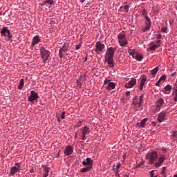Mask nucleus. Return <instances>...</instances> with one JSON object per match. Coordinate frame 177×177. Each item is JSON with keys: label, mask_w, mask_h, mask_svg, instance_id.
<instances>
[{"label": "nucleus", "mask_w": 177, "mask_h": 177, "mask_svg": "<svg viewBox=\"0 0 177 177\" xmlns=\"http://www.w3.org/2000/svg\"><path fill=\"white\" fill-rule=\"evenodd\" d=\"M145 158L149 160V164L152 165V164H154V162L157 161V158H158V153L156 151L149 152L146 154Z\"/></svg>", "instance_id": "obj_1"}, {"label": "nucleus", "mask_w": 177, "mask_h": 177, "mask_svg": "<svg viewBox=\"0 0 177 177\" xmlns=\"http://www.w3.org/2000/svg\"><path fill=\"white\" fill-rule=\"evenodd\" d=\"M40 53L41 55V57L43 59V63L44 64H46V62H48V59H49V56H50V53L45 49V47H41L40 48Z\"/></svg>", "instance_id": "obj_2"}, {"label": "nucleus", "mask_w": 177, "mask_h": 177, "mask_svg": "<svg viewBox=\"0 0 177 177\" xmlns=\"http://www.w3.org/2000/svg\"><path fill=\"white\" fill-rule=\"evenodd\" d=\"M118 39L120 46L124 47L128 45V39H127L125 34L121 32L119 33L118 35Z\"/></svg>", "instance_id": "obj_3"}, {"label": "nucleus", "mask_w": 177, "mask_h": 177, "mask_svg": "<svg viewBox=\"0 0 177 177\" xmlns=\"http://www.w3.org/2000/svg\"><path fill=\"white\" fill-rule=\"evenodd\" d=\"M117 84L112 82L110 80H105L104 81V86L106 91H113V89H115Z\"/></svg>", "instance_id": "obj_4"}, {"label": "nucleus", "mask_w": 177, "mask_h": 177, "mask_svg": "<svg viewBox=\"0 0 177 177\" xmlns=\"http://www.w3.org/2000/svg\"><path fill=\"white\" fill-rule=\"evenodd\" d=\"M116 49L117 48L113 47L108 48L106 51L104 58L108 59H113V57H114V53H115Z\"/></svg>", "instance_id": "obj_5"}, {"label": "nucleus", "mask_w": 177, "mask_h": 177, "mask_svg": "<svg viewBox=\"0 0 177 177\" xmlns=\"http://www.w3.org/2000/svg\"><path fill=\"white\" fill-rule=\"evenodd\" d=\"M2 37H6V38L9 41L12 38V34H10V30L8 29V27L4 26L0 31Z\"/></svg>", "instance_id": "obj_6"}, {"label": "nucleus", "mask_w": 177, "mask_h": 177, "mask_svg": "<svg viewBox=\"0 0 177 177\" xmlns=\"http://www.w3.org/2000/svg\"><path fill=\"white\" fill-rule=\"evenodd\" d=\"M104 48H106V46H104L100 41H98L95 44V51L100 55V53H103V52H104Z\"/></svg>", "instance_id": "obj_7"}, {"label": "nucleus", "mask_w": 177, "mask_h": 177, "mask_svg": "<svg viewBox=\"0 0 177 177\" xmlns=\"http://www.w3.org/2000/svg\"><path fill=\"white\" fill-rule=\"evenodd\" d=\"M23 169V167H21V165L20 163H15V166L11 167L10 174L11 176H13L15 174L19 172V171H21Z\"/></svg>", "instance_id": "obj_8"}, {"label": "nucleus", "mask_w": 177, "mask_h": 177, "mask_svg": "<svg viewBox=\"0 0 177 177\" xmlns=\"http://www.w3.org/2000/svg\"><path fill=\"white\" fill-rule=\"evenodd\" d=\"M38 99H39V95H38V93L31 91L30 95L28 97L29 102H31V103H34V102H38Z\"/></svg>", "instance_id": "obj_9"}, {"label": "nucleus", "mask_w": 177, "mask_h": 177, "mask_svg": "<svg viewBox=\"0 0 177 177\" xmlns=\"http://www.w3.org/2000/svg\"><path fill=\"white\" fill-rule=\"evenodd\" d=\"M80 131L82 134V140H85L86 135H89L91 130L89 129V127H88V126H84V127H82L80 129Z\"/></svg>", "instance_id": "obj_10"}, {"label": "nucleus", "mask_w": 177, "mask_h": 177, "mask_svg": "<svg viewBox=\"0 0 177 177\" xmlns=\"http://www.w3.org/2000/svg\"><path fill=\"white\" fill-rule=\"evenodd\" d=\"M135 85H136V79L131 78L130 81H129L127 83L124 84V88L129 89L131 88H133Z\"/></svg>", "instance_id": "obj_11"}, {"label": "nucleus", "mask_w": 177, "mask_h": 177, "mask_svg": "<svg viewBox=\"0 0 177 177\" xmlns=\"http://www.w3.org/2000/svg\"><path fill=\"white\" fill-rule=\"evenodd\" d=\"M165 117H167V111H162L158 115V122L160 123L163 122L165 120Z\"/></svg>", "instance_id": "obj_12"}, {"label": "nucleus", "mask_w": 177, "mask_h": 177, "mask_svg": "<svg viewBox=\"0 0 177 177\" xmlns=\"http://www.w3.org/2000/svg\"><path fill=\"white\" fill-rule=\"evenodd\" d=\"M82 164L84 167H91L92 168V165H93V160L90 158H86L85 160L82 162Z\"/></svg>", "instance_id": "obj_13"}, {"label": "nucleus", "mask_w": 177, "mask_h": 177, "mask_svg": "<svg viewBox=\"0 0 177 177\" xmlns=\"http://www.w3.org/2000/svg\"><path fill=\"white\" fill-rule=\"evenodd\" d=\"M73 152H74V149H73L71 145H68L65 147L64 153L65 156H71V154Z\"/></svg>", "instance_id": "obj_14"}, {"label": "nucleus", "mask_w": 177, "mask_h": 177, "mask_svg": "<svg viewBox=\"0 0 177 177\" xmlns=\"http://www.w3.org/2000/svg\"><path fill=\"white\" fill-rule=\"evenodd\" d=\"M164 161H165V156L162 155L160 157H159L158 161L155 163V167L156 168L161 167V164H162Z\"/></svg>", "instance_id": "obj_15"}, {"label": "nucleus", "mask_w": 177, "mask_h": 177, "mask_svg": "<svg viewBox=\"0 0 177 177\" xmlns=\"http://www.w3.org/2000/svg\"><path fill=\"white\" fill-rule=\"evenodd\" d=\"M146 81H147V77H146V76L145 75L142 76L140 87H139L140 91H143V86H145V84H146Z\"/></svg>", "instance_id": "obj_16"}, {"label": "nucleus", "mask_w": 177, "mask_h": 177, "mask_svg": "<svg viewBox=\"0 0 177 177\" xmlns=\"http://www.w3.org/2000/svg\"><path fill=\"white\" fill-rule=\"evenodd\" d=\"M39 41H41V39H39V35L35 36L32 41V46H35V45H37V44H38Z\"/></svg>", "instance_id": "obj_17"}, {"label": "nucleus", "mask_w": 177, "mask_h": 177, "mask_svg": "<svg viewBox=\"0 0 177 177\" xmlns=\"http://www.w3.org/2000/svg\"><path fill=\"white\" fill-rule=\"evenodd\" d=\"M156 106L157 107H162V104H164V99L158 98L156 102Z\"/></svg>", "instance_id": "obj_18"}, {"label": "nucleus", "mask_w": 177, "mask_h": 177, "mask_svg": "<svg viewBox=\"0 0 177 177\" xmlns=\"http://www.w3.org/2000/svg\"><path fill=\"white\" fill-rule=\"evenodd\" d=\"M105 62H107L109 67L114 66V59H113V58H111L110 59H109V58H105Z\"/></svg>", "instance_id": "obj_19"}, {"label": "nucleus", "mask_w": 177, "mask_h": 177, "mask_svg": "<svg viewBox=\"0 0 177 177\" xmlns=\"http://www.w3.org/2000/svg\"><path fill=\"white\" fill-rule=\"evenodd\" d=\"M133 106L134 107H140V104H139V101H138V97H135L133 100Z\"/></svg>", "instance_id": "obj_20"}, {"label": "nucleus", "mask_w": 177, "mask_h": 177, "mask_svg": "<svg viewBox=\"0 0 177 177\" xmlns=\"http://www.w3.org/2000/svg\"><path fill=\"white\" fill-rule=\"evenodd\" d=\"M128 53L129 56H132L133 59H135V53H136V50L135 49H128Z\"/></svg>", "instance_id": "obj_21"}, {"label": "nucleus", "mask_w": 177, "mask_h": 177, "mask_svg": "<svg viewBox=\"0 0 177 177\" xmlns=\"http://www.w3.org/2000/svg\"><path fill=\"white\" fill-rule=\"evenodd\" d=\"M44 173L43 174L44 177H48L49 175V171H50L49 167L46 166L44 167Z\"/></svg>", "instance_id": "obj_22"}, {"label": "nucleus", "mask_w": 177, "mask_h": 177, "mask_svg": "<svg viewBox=\"0 0 177 177\" xmlns=\"http://www.w3.org/2000/svg\"><path fill=\"white\" fill-rule=\"evenodd\" d=\"M64 53H66V49L60 48L59 50V56L60 59H63V57H64Z\"/></svg>", "instance_id": "obj_23"}, {"label": "nucleus", "mask_w": 177, "mask_h": 177, "mask_svg": "<svg viewBox=\"0 0 177 177\" xmlns=\"http://www.w3.org/2000/svg\"><path fill=\"white\" fill-rule=\"evenodd\" d=\"M136 60L137 62H142L143 60V55L139 53H137L135 57Z\"/></svg>", "instance_id": "obj_24"}, {"label": "nucleus", "mask_w": 177, "mask_h": 177, "mask_svg": "<svg viewBox=\"0 0 177 177\" xmlns=\"http://www.w3.org/2000/svg\"><path fill=\"white\" fill-rule=\"evenodd\" d=\"M92 169V167H86L81 169L80 172H89Z\"/></svg>", "instance_id": "obj_25"}, {"label": "nucleus", "mask_w": 177, "mask_h": 177, "mask_svg": "<svg viewBox=\"0 0 177 177\" xmlns=\"http://www.w3.org/2000/svg\"><path fill=\"white\" fill-rule=\"evenodd\" d=\"M145 19V25L151 26V20L150 19V17H146Z\"/></svg>", "instance_id": "obj_26"}, {"label": "nucleus", "mask_w": 177, "mask_h": 177, "mask_svg": "<svg viewBox=\"0 0 177 177\" xmlns=\"http://www.w3.org/2000/svg\"><path fill=\"white\" fill-rule=\"evenodd\" d=\"M23 86H24V79H21L18 85V89H23Z\"/></svg>", "instance_id": "obj_27"}, {"label": "nucleus", "mask_w": 177, "mask_h": 177, "mask_svg": "<svg viewBox=\"0 0 177 177\" xmlns=\"http://www.w3.org/2000/svg\"><path fill=\"white\" fill-rule=\"evenodd\" d=\"M120 167H121V163L118 162L116 165V171H115V175H118V176H120V174H118V171H120Z\"/></svg>", "instance_id": "obj_28"}, {"label": "nucleus", "mask_w": 177, "mask_h": 177, "mask_svg": "<svg viewBox=\"0 0 177 177\" xmlns=\"http://www.w3.org/2000/svg\"><path fill=\"white\" fill-rule=\"evenodd\" d=\"M151 28V26H149V25H146L145 27H142V32H146L147 31H149L150 28Z\"/></svg>", "instance_id": "obj_29"}, {"label": "nucleus", "mask_w": 177, "mask_h": 177, "mask_svg": "<svg viewBox=\"0 0 177 177\" xmlns=\"http://www.w3.org/2000/svg\"><path fill=\"white\" fill-rule=\"evenodd\" d=\"M160 46V44H154L149 47L150 50H156L158 47Z\"/></svg>", "instance_id": "obj_30"}, {"label": "nucleus", "mask_w": 177, "mask_h": 177, "mask_svg": "<svg viewBox=\"0 0 177 177\" xmlns=\"http://www.w3.org/2000/svg\"><path fill=\"white\" fill-rule=\"evenodd\" d=\"M147 121V119L145 118V119H143L142 120H141L140 122V127L142 128H145V125H146V122Z\"/></svg>", "instance_id": "obj_31"}, {"label": "nucleus", "mask_w": 177, "mask_h": 177, "mask_svg": "<svg viewBox=\"0 0 177 177\" xmlns=\"http://www.w3.org/2000/svg\"><path fill=\"white\" fill-rule=\"evenodd\" d=\"M152 75H156V74H157V73H158V67H156L155 68H153L151 71Z\"/></svg>", "instance_id": "obj_32"}, {"label": "nucleus", "mask_w": 177, "mask_h": 177, "mask_svg": "<svg viewBox=\"0 0 177 177\" xmlns=\"http://www.w3.org/2000/svg\"><path fill=\"white\" fill-rule=\"evenodd\" d=\"M142 16L145 18V17H147V9H142Z\"/></svg>", "instance_id": "obj_33"}, {"label": "nucleus", "mask_w": 177, "mask_h": 177, "mask_svg": "<svg viewBox=\"0 0 177 177\" xmlns=\"http://www.w3.org/2000/svg\"><path fill=\"white\" fill-rule=\"evenodd\" d=\"M165 91H171L172 89V86L167 84L166 86L164 88Z\"/></svg>", "instance_id": "obj_34"}, {"label": "nucleus", "mask_w": 177, "mask_h": 177, "mask_svg": "<svg viewBox=\"0 0 177 177\" xmlns=\"http://www.w3.org/2000/svg\"><path fill=\"white\" fill-rule=\"evenodd\" d=\"M144 164H145V160H142L138 163V165L136 166V168H140V167H142V165H143Z\"/></svg>", "instance_id": "obj_35"}, {"label": "nucleus", "mask_w": 177, "mask_h": 177, "mask_svg": "<svg viewBox=\"0 0 177 177\" xmlns=\"http://www.w3.org/2000/svg\"><path fill=\"white\" fill-rule=\"evenodd\" d=\"M142 102H143V94H142V95L140 96V97H139V101H138L139 104H140V105L142 106Z\"/></svg>", "instance_id": "obj_36"}, {"label": "nucleus", "mask_w": 177, "mask_h": 177, "mask_svg": "<svg viewBox=\"0 0 177 177\" xmlns=\"http://www.w3.org/2000/svg\"><path fill=\"white\" fill-rule=\"evenodd\" d=\"M165 80H167V75H163L160 77V78L159 79V81H165Z\"/></svg>", "instance_id": "obj_37"}, {"label": "nucleus", "mask_w": 177, "mask_h": 177, "mask_svg": "<svg viewBox=\"0 0 177 177\" xmlns=\"http://www.w3.org/2000/svg\"><path fill=\"white\" fill-rule=\"evenodd\" d=\"M44 3H48V5H52L53 3V0H46Z\"/></svg>", "instance_id": "obj_38"}, {"label": "nucleus", "mask_w": 177, "mask_h": 177, "mask_svg": "<svg viewBox=\"0 0 177 177\" xmlns=\"http://www.w3.org/2000/svg\"><path fill=\"white\" fill-rule=\"evenodd\" d=\"M174 102H177V88L175 90V92H174Z\"/></svg>", "instance_id": "obj_39"}, {"label": "nucleus", "mask_w": 177, "mask_h": 177, "mask_svg": "<svg viewBox=\"0 0 177 177\" xmlns=\"http://www.w3.org/2000/svg\"><path fill=\"white\" fill-rule=\"evenodd\" d=\"M124 9L125 10V12H129V6L126 5L124 6Z\"/></svg>", "instance_id": "obj_40"}, {"label": "nucleus", "mask_w": 177, "mask_h": 177, "mask_svg": "<svg viewBox=\"0 0 177 177\" xmlns=\"http://www.w3.org/2000/svg\"><path fill=\"white\" fill-rule=\"evenodd\" d=\"M165 169H167V167H165L162 168L161 175H164L165 174Z\"/></svg>", "instance_id": "obj_41"}, {"label": "nucleus", "mask_w": 177, "mask_h": 177, "mask_svg": "<svg viewBox=\"0 0 177 177\" xmlns=\"http://www.w3.org/2000/svg\"><path fill=\"white\" fill-rule=\"evenodd\" d=\"M61 118H62V120H64V118H66V112L65 111L62 112Z\"/></svg>", "instance_id": "obj_42"}, {"label": "nucleus", "mask_w": 177, "mask_h": 177, "mask_svg": "<svg viewBox=\"0 0 177 177\" xmlns=\"http://www.w3.org/2000/svg\"><path fill=\"white\" fill-rule=\"evenodd\" d=\"M150 177H154V170H151L150 172Z\"/></svg>", "instance_id": "obj_43"}, {"label": "nucleus", "mask_w": 177, "mask_h": 177, "mask_svg": "<svg viewBox=\"0 0 177 177\" xmlns=\"http://www.w3.org/2000/svg\"><path fill=\"white\" fill-rule=\"evenodd\" d=\"M162 35L161 33H159L156 35V38L157 39H161Z\"/></svg>", "instance_id": "obj_44"}, {"label": "nucleus", "mask_w": 177, "mask_h": 177, "mask_svg": "<svg viewBox=\"0 0 177 177\" xmlns=\"http://www.w3.org/2000/svg\"><path fill=\"white\" fill-rule=\"evenodd\" d=\"M167 27H163V28H162V29H161V30L162 31V32H167Z\"/></svg>", "instance_id": "obj_45"}, {"label": "nucleus", "mask_w": 177, "mask_h": 177, "mask_svg": "<svg viewBox=\"0 0 177 177\" xmlns=\"http://www.w3.org/2000/svg\"><path fill=\"white\" fill-rule=\"evenodd\" d=\"M82 125V121H79V122L77 124V128H80V127H81Z\"/></svg>", "instance_id": "obj_46"}, {"label": "nucleus", "mask_w": 177, "mask_h": 177, "mask_svg": "<svg viewBox=\"0 0 177 177\" xmlns=\"http://www.w3.org/2000/svg\"><path fill=\"white\" fill-rule=\"evenodd\" d=\"M80 48H81V44L76 45V48H75L76 50H78V49H80Z\"/></svg>", "instance_id": "obj_47"}, {"label": "nucleus", "mask_w": 177, "mask_h": 177, "mask_svg": "<svg viewBox=\"0 0 177 177\" xmlns=\"http://www.w3.org/2000/svg\"><path fill=\"white\" fill-rule=\"evenodd\" d=\"M87 60H88V55H86V57L84 58L83 63L86 62Z\"/></svg>", "instance_id": "obj_48"}, {"label": "nucleus", "mask_w": 177, "mask_h": 177, "mask_svg": "<svg viewBox=\"0 0 177 177\" xmlns=\"http://www.w3.org/2000/svg\"><path fill=\"white\" fill-rule=\"evenodd\" d=\"M151 125H152L153 127H157V123H156V122H151Z\"/></svg>", "instance_id": "obj_49"}, {"label": "nucleus", "mask_w": 177, "mask_h": 177, "mask_svg": "<svg viewBox=\"0 0 177 177\" xmlns=\"http://www.w3.org/2000/svg\"><path fill=\"white\" fill-rule=\"evenodd\" d=\"M131 95V92L130 91H127L126 92V96H129Z\"/></svg>", "instance_id": "obj_50"}, {"label": "nucleus", "mask_w": 177, "mask_h": 177, "mask_svg": "<svg viewBox=\"0 0 177 177\" xmlns=\"http://www.w3.org/2000/svg\"><path fill=\"white\" fill-rule=\"evenodd\" d=\"M30 174H34V172H35L34 169L33 168L30 169Z\"/></svg>", "instance_id": "obj_51"}, {"label": "nucleus", "mask_w": 177, "mask_h": 177, "mask_svg": "<svg viewBox=\"0 0 177 177\" xmlns=\"http://www.w3.org/2000/svg\"><path fill=\"white\" fill-rule=\"evenodd\" d=\"M162 151H167L168 150V149H167L166 147H162Z\"/></svg>", "instance_id": "obj_52"}, {"label": "nucleus", "mask_w": 177, "mask_h": 177, "mask_svg": "<svg viewBox=\"0 0 177 177\" xmlns=\"http://www.w3.org/2000/svg\"><path fill=\"white\" fill-rule=\"evenodd\" d=\"M160 85V80H158L156 84V86H159Z\"/></svg>", "instance_id": "obj_53"}, {"label": "nucleus", "mask_w": 177, "mask_h": 177, "mask_svg": "<svg viewBox=\"0 0 177 177\" xmlns=\"http://www.w3.org/2000/svg\"><path fill=\"white\" fill-rule=\"evenodd\" d=\"M160 42H161V40H160V39H158V40L156 41V44H157L158 45H160Z\"/></svg>", "instance_id": "obj_54"}, {"label": "nucleus", "mask_w": 177, "mask_h": 177, "mask_svg": "<svg viewBox=\"0 0 177 177\" xmlns=\"http://www.w3.org/2000/svg\"><path fill=\"white\" fill-rule=\"evenodd\" d=\"M176 75V72H174L171 74V77H175Z\"/></svg>", "instance_id": "obj_55"}, {"label": "nucleus", "mask_w": 177, "mask_h": 177, "mask_svg": "<svg viewBox=\"0 0 177 177\" xmlns=\"http://www.w3.org/2000/svg\"><path fill=\"white\" fill-rule=\"evenodd\" d=\"M46 3H45V1H44L42 3H41V6H44Z\"/></svg>", "instance_id": "obj_56"}, {"label": "nucleus", "mask_w": 177, "mask_h": 177, "mask_svg": "<svg viewBox=\"0 0 177 177\" xmlns=\"http://www.w3.org/2000/svg\"><path fill=\"white\" fill-rule=\"evenodd\" d=\"M84 1H86V0H80V2H81V3H84Z\"/></svg>", "instance_id": "obj_57"}, {"label": "nucleus", "mask_w": 177, "mask_h": 177, "mask_svg": "<svg viewBox=\"0 0 177 177\" xmlns=\"http://www.w3.org/2000/svg\"><path fill=\"white\" fill-rule=\"evenodd\" d=\"M78 136H77V133L75 134V138L77 139Z\"/></svg>", "instance_id": "obj_58"}, {"label": "nucleus", "mask_w": 177, "mask_h": 177, "mask_svg": "<svg viewBox=\"0 0 177 177\" xmlns=\"http://www.w3.org/2000/svg\"><path fill=\"white\" fill-rule=\"evenodd\" d=\"M124 177H129V176H128V175H126Z\"/></svg>", "instance_id": "obj_59"}, {"label": "nucleus", "mask_w": 177, "mask_h": 177, "mask_svg": "<svg viewBox=\"0 0 177 177\" xmlns=\"http://www.w3.org/2000/svg\"><path fill=\"white\" fill-rule=\"evenodd\" d=\"M122 8H124V6H121L120 8V9H122Z\"/></svg>", "instance_id": "obj_60"}, {"label": "nucleus", "mask_w": 177, "mask_h": 177, "mask_svg": "<svg viewBox=\"0 0 177 177\" xmlns=\"http://www.w3.org/2000/svg\"><path fill=\"white\" fill-rule=\"evenodd\" d=\"M174 177H177V175H174Z\"/></svg>", "instance_id": "obj_61"}, {"label": "nucleus", "mask_w": 177, "mask_h": 177, "mask_svg": "<svg viewBox=\"0 0 177 177\" xmlns=\"http://www.w3.org/2000/svg\"><path fill=\"white\" fill-rule=\"evenodd\" d=\"M0 16H2V13L1 12H0Z\"/></svg>", "instance_id": "obj_62"}, {"label": "nucleus", "mask_w": 177, "mask_h": 177, "mask_svg": "<svg viewBox=\"0 0 177 177\" xmlns=\"http://www.w3.org/2000/svg\"><path fill=\"white\" fill-rule=\"evenodd\" d=\"M59 153H57V157H59Z\"/></svg>", "instance_id": "obj_63"}, {"label": "nucleus", "mask_w": 177, "mask_h": 177, "mask_svg": "<svg viewBox=\"0 0 177 177\" xmlns=\"http://www.w3.org/2000/svg\"><path fill=\"white\" fill-rule=\"evenodd\" d=\"M153 177H157V176H153Z\"/></svg>", "instance_id": "obj_64"}]
</instances>
